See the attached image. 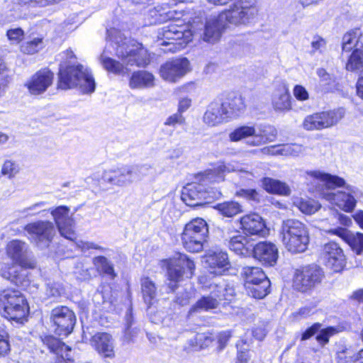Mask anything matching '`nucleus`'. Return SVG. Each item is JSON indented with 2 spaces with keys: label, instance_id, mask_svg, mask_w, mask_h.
I'll return each instance as SVG.
<instances>
[{
  "label": "nucleus",
  "instance_id": "1",
  "mask_svg": "<svg viewBox=\"0 0 363 363\" xmlns=\"http://www.w3.org/2000/svg\"><path fill=\"white\" fill-rule=\"evenodd\" d=\"M258 14L256 0H238L218 16L209 17L205 23L203 40L215 43L221 37L222 30L228 26L248 25Z\"/></svg>",
  "mask_w": 363,
  "mask_h": 363
},
{
  "label": "nucleus",
  "instance_id": "2",
  "mask_svg": "<svg viewBox=\"0 0 363 363\" xmlns=\"http://www.w3.org/2000/svg\"><path fill=\"white\" fill-rule=\"evenodd\" d=\"M118 38L119 40L112 42V46L116 50V55L121 62L109 57L106 47L99 57L104 69L114 74L125 75L130 71L128 66L144 67L149 64L150 54L141 43L121 36Z\"/></svg>",
  "mask_w": 363,
  "mask_h": 363
},
{
  "label": "nucleus",
  "instance_id": "3",
  "mask_svg": "<svg viewBox=\"0 0 363 363\" xmlns=\"http://www.w3.org/2000/svg\"><path fill=\"white\" fill-rule=\"evenodd\" d=\"M181 13L175 10H167L162 6H157L149 10L147 21L149 24L161 23L167 21L175 20L168 26L163 27L158 33L159 38L163 41L161 45H172L169 50L176 52L186 47L192 40L194 26L192 25L189 29V26L182 23L179 19Z\"/></svg>",
  "mask_w": 363,
  "mask_h": 363
},
{
  "label": "nucleus",
  "instance_id": "4",
  "mask_svg": "<svg viewBox=\"0 0 363 363\" xmlns=\"http://www.w3.org/2000/svg\"><path fill=\"white\" fill-rule=\"evenodd\" d=\"M6 253L13 263L4 264L0 269V276L23 289L29 284L26 269H33L35 260L30 255L28 245L19 240L10 241L6 246Z\"/></svg>",
  "mask_w": 363,
  "mask_h": 363
},
{
  "label": "nucleus",
  "instance_id": "5",
  "mask_svg": "<svg viewBox=\"0 0 363 363\" xmlns=\"http://www.w3.org/2000/svg\"><path fill=\"white\" fill-rule=\"evenodd\" d=\"M60 57L59 87L63 89L77 87L84 94L93 93L96 88L94 79L87 68L74 65L76 57L72 50H67Z\"/></svg>",
  "mask_w": 363,
  "mask_h": 363
},
{
  "label": "nucleus",
  "instance_id": "6",
  "mask_svg": "<svg viewBox=\"0 0 363 363\" xmlns=\"http://www.w3.org/2000/svg\"><path fill=\"white\" fill-rule=\"evenodd\" d=\"M308 175L321 182L328 189H334L337 187H343L344 191H337L335 193H323V198L330 203L336 205L345 212H352L357 204V199L362 193L358 188L346 184L345 179L337 175H333L319 170L307 172Z\"/></svg>",
  "mask_w": 363,
  "mask_h": 363
},
{
  "label": "nucleus",
  "instance_id": "7",
  "mask_svg": "<svg viewBox=\"0 0 363 363\" xmlns=\"http://www.w3.org/2000/svg\"><path fill=\"white\" fill-rule=\"evenodd\" d=\"M281 235L285 248L291 253L303 252L309 243V233L302 222L296 219L284 220Z\"/></svg>",
  "mask_w": 363,
  "mask_h": 363
},
{
  "label": "nucleus",
  "instance_id": "8",
  "mask_svg": "<svg viewBox=\"0 0 363 363\" xmlns=\"http://www.w3.org/2000/svg\"><path fill=\"white\" fill-rule=\"evenodd\" d=\"M0 311L6 318L18 322L26 316L28 307L20 291L9 289L0 292Z\"/></svg>",
  "mask_w": 363,
  "mask_h": 363
},
{
  "label": "nucleus",
  "instance_id": "9",
  "mask_svg": "<svg viewBox=\"0 0 363 363\" xmlns=\"http://www.w3.org/2000/svg\"><path fill=\"white\" fill-rule=\"evenodd\" d=\"M143 166L125 164L116 168L104 170L101 179L107 184L118 187H125L143 177Z\"/></svg>",
  "mask_w": 363,
  "mask_h": 363
},
{
  "label": "nucleus",
  "instance_id": "10",
  "mask_svg": "<svg viewBox=\"0 0 363 363\" xmlns=\"http://www.w3.org/2000/svg\"><path fill=\"white\" fill-rule=\"evenodd\" d=\"M323 277V270L315 264L301 267L294 272L292 286L296 291L307 293L320 284Z\"/></svg>",
  "mask_w": 363,
  "mask_h": 363
},
{
  "label": "nucleus",
  "instance_id": "11",
  "mask_svg": "<svg viewBox=\"0 0 363 363\" xmlns=\"http://www.w3.org/2000/svg\"><path fill=\"white\" fill-rule=\"evenodd\" d=\"M23 229L30 241L40 249L48 247L56 234L55 224L49 220L29 223Z\"/></svg>",
  "mask_w": 363,
  "mask_h": 363
},
{
  "label": "nucleus",
  "instance_id": "12",
  "mask_svg": "<svg viewBox=\"0 0 363 363\" xmlns=\"http://www.w3.org/2000/svg\"><path fill=\"white\" fill-rule=\"evenodd\" d=\"M50 320L56 335L67 336L73 330L76 317L68 307L61 306L52 310Z\"/></svg>",
  "mask_w": 363,
  "mask_h": 363
},
{
  "label": "nucleus",
  "instance_id": "13",
  "mask_svg": "<svg viewBox=\"0 0 363 363\" xmlns=\"http://www.w3.org/2000/svg\"><path fill=\"white\" fill-rule=\"evenodd\" d=\"M195 269L194 262L186 255L179 254L171 258L168 263L167 275L171 281H180L184 277L190 278Z\"/></svg>",
  "mask_w": 363,
  "mask_h": 363
},
{
  "label": "nucleus",
  "instance_id": "14",
  "mask_svg": "<svg viewBox=\"0 0 363 363\" xmlns=\"http://www.w3.org/2000/svg\"><path fill=\"white\" fill-rule=\"evenodd\" d=\"M233 296V289H227V285L219 281L215 284V289L210 296H203L192 307L191 311L197 312L199 311H208L216 308L219 301L222 299L229 300L228 296Z\"/></svg>",
  "mask_w": 363,
  "mask_h": 363
},
{
  "label": "nucleus",
  "instance_id": "15",
  "mask_svg": "<svg viewBox=\"0 0 363 363\" xmlns=\"http://www.w3.org/2000/svg\"><path fill=\"white\" fill-rule=\"evenodd\" d=\"M199 181L202 183H191L186 184L182 191V200L189 206L195 207L203 205L205 201L211 197L202 181L201 174Z\"/></svg>",
  "mask_w": 363,
  "mask_h": 363
},
{
  "label": "nucleus",
  "instance_id": "16",
  "mask_svg": "<svg viewBox=\"0 0 363 363\" xmlns=\"http://www.w3.org/2000/svg\"><path fill=\"white\" fill-rule=\"evenodd\" d=\"M69 208L65 206H57L50 211L57 229L62 236L66 239H76L74 220L69 216Z\"/></svg>",
  "mask_w": 363,
  "mask_h": 363
},
{
  "label": "nucleus",
  "instance_id": "17",
  "mask_svg": "<svg viewBox=\"0 0 363 363\" xmlns=\"http://www.w3.org/2000/svg\"><path fill=\"white\" fill-rule=\"evenodd\" d=\"M54 74L48 69H43L35 72L27 80L24 86L32 96L44 94L52 84Z\"/></svg>",
  "mask_w": 363,
  "mask_h": 363
},
{
  "label": "nucleus",
  "instance_id": "18",
  "mask_svg": "<svg viewBox=\"0 0 363 363\" xmlns=\"http://www.w3.org/2000/svg\"><path fill=\"white\" fill-rule=\"evenodd\" d=\"M189 71V62L186 58H178L166 62L160 67L161 77L169 82H176Z\"/></svg>",
  "mask_w": 363,
  "mask_h": 363
},
{
  "label": "nucleus",
  "instance_id": "19",
  "mask_svg": "<svg viewBox=\"0 0 363 363\" xmlns=\"http://www.w3.org/2000/svg\"><path fill=\"white\" fill-rule=\"evenodd\" d=\"M322 257L326 265L334 272H340L345 265V256L343 250L336 242L326 243L323 247Z\"/></svg>",
  "mask_w": 363,
  "mask_h": 363
},
{
  "label": "nucleus",
  "instance_id": "20",
  "mask_svg": "<svg viewBox=\"0 0 363 363\" xmlns=\"http://www.w3.org/2000/svg\"><path fill=\"white\" fill-rule=\"evenodd\" d=\"M251 254L255 259L266 266H274L279 257L277 246L269 242L253 243Z\"/></svg>",
  "mask_w": 363,
  "mask_h": 363
},
{
  "label": "nucleus",
  "instance_id": "21",
  "mask_svg": "<svg viewBox=\"0 0 363 363\" xmlns=\"http://www.w3.org/2000/svg\"><path fill=\"white\" fill-rule=\"evenodd\" d=\"M90 345L103 358L115 357V341L111 334L96 333L90 339Z\"/></svg>",
  "mask_w": 363,
  "mask_h": 363
},
{
  "label": "nucleus",
  "instance_id": "22",
  "mask_svg": "<svg viewBox=\"0 0 363 363\" xmlns=\"http://www.w3.org/2000/svg\"><path fill=\"white\" fill-rule=\"evenodd\" d=\"M225 105L218 101L211 102L203 115V122L209 126H216L225 121L229 117Z\"/></svg>",
  "mask_w": 363,
  "mask_h": 363
},
{
  "label": "nucleus",
  "instance_id": "23",
  "mask_svg": "<svg viewBox=\"0 0 363 363\" xmlns=\"http://www.w3.org/2000/svg\"><path fill=\"white\" fill-rule=\"evenodd\" d=\"M240 223L245 233L264 236L267 234L265 224L262 218L257 213H250L242 216Z\"/></svg>",
  "mask_w": 363,
  "mask_h": 363
},
{
  "label": "nucleus",
  "instance_id": "24",
  "mask_svg": "<svg viewBox=\"0 0 363 363\" xmlns=\"http://www.w3.org/2000/svg\"><path fill=\"white\" fill-rule=\"evenodd\" d=\"M329 233L340 237L357 255H363V233H352L344 228L331 229Z\"/></svg>",
  "mask_w": 363,
  "mask_h": 363
},
{
  "label": "nucleus",
  "instance_id": "25",
  "mask_svg": "<svg viewBox=\"0 0 363 363\" xmlns=\"http://www.w3.org/2000/svg\"><path fill=\"white\" fill-rule=\"evenodd\" d=\"M42 341L52 352L57 355L55 363H73L69 355L70 348L59 339L47 335L42 338Z\"/></svg>",
  "mask_w": 363,
  "mask_h": 363
},
{
  "label": "nucleus",
  "instance_id": "26",
  "mask_svg": "<svg viewBox=\"0 0 363 363\" xmlns=\"http://www.w3.org/2000/svg\"><path fill=\"white\" fill-rule=\"evenodd\" d=\"M228 241L229 248L238 255L247 256L251 254L253 242L250 239L240 234H236L229 238H225Z\"/></svg>",
  "mask_w": 363,
  "mask_h": 363
},
{
  "label": "nucleus",
  "instance_id": "27",
  "mask_svg": "<svg viewBox=\"0 0 363 363\" xmlns=\"http://www.w3.org/2000/svg\"><path fill=\"white\" fill-rule=\"evenodd\" d=\"M277 131L273 126L259 125L256 128L255 138L247 142L250 146H259L262 144L272 142L277 137Z\"/></svg>",
  "mask_w": 363,
  "mask_h": 363
},
{
  "label": "nucleus",
  "instance_id": "28",
  "mask_svg": "<svg viewBox=\"0 0 363 363\" xmlns=\"http://www.w3.org/2000/svg\"><path fill=\"white\" fill-rule=\"evenodd\" d=\"M322 129L329 128L337 125L345 115V109L339 107L333 110L318 112Z\"/></svg>",
  "mask_w": 363,
  "mask_h": 363
},
{
  "label": "nucleus",
  "instance_id": "29",
  "mask_svg": "<svg viewBox=\"0 0 363 363\" xmlns=\"http://www.w3.org/2000/svg\"><path fill=\"white\" fill-rule=\"evenodd\" d=\"M208 233V228L206 220L196 218L186 223L184 228L182 235L199 237L205 239Z\"/></svg>",
  "mask_w": 363,
  "mask_h": 363
},
{
  "label": "nucleus",
  "instance_id": "30",
  "mask_svg": "<svg viewBox=\"0 0 363 363\" xmlns=\"http://www.w3.org/2000/svg\"><path fill=\"white\" fill-rule=\"evenodd\" d=\"M238 169L230 163L221 162L213 169L205 171L202 174V181L204 183L217 182L223 180V174L226 172H235Z\"/></svg>",
  "mask_w": 363,
  "mask_h": 363
},
{
  "label": "nucleus",
  "instance_id": "31",
  "mask_svg": "<svg viewBox=\"0 0 363 363\" xmlns=\"http://www.w3.org/2000/svg\"><path fill=\"white\" fill-rule=\"evenodd\" d=\"M154 85L153 74L145 70L134 72L129 80V86L131 89H143L152 87Z\"/></svg>",
  "mask_w": 363,
  "mask_h": 363
},
{
  "label": "nucleus",
  "instance_id": "32",
  "mask_svg": "<svg viewBox=\"0 0 363 363\" xmlns=\"http://www.w3.org/2000/svg\"><path fill=\"white\" fill-rule=\"evenodd\" d=\"M272 105L277 111H288L291 108L290 94L285 85L280 86L274 93Z\"/></svg>",
  "mask_w": 363,
  "mask_h": 363
},
{
  "label": "nucleus",
  "instance_id": "33",
  "mask_svg": "<svg viewBox=\"0 0 363 363\" xmlns=\"http://www.w3.org/2000/svg\"><path fill=\"white\" fill-rule=\"evenodd\" d=\"M206 262L213 270L211 273L220 274L222 272L228 269L230 266L228 257L226 252H218L207 257Z\"/></svg>",
  "mask_w": 363,
  "mask_h": 363
},
{
  "label": "nucleus",
  "instance_id": "34",
  "mask_svg": "<svg viewBox=\"0 0 363 363\" xmlns=\"http://www.w3.org/2000/svg\"><path fill=\"white\" fill-rule=\"evenodd\" d=\"M141 292L144 302L150 307L157 296V287L155 282L147 277L140 279Z\"/></svg>",
  "mask_w": 363,
  "mask_h": 363
},
{
  "label": "nucleus",
  "instance_id": "35",
  "mask_svg": "<svg viewBox=\"0 0 363 363\" xmlns=\"http://www.w3.org/2000/svg\"><path fill=\"white\" fill-rule=\"evenodd\" d=\"M262 185L269 193L288 196L291 192L289 186L286 183L272 178H264Z\"/></svg>",
  "mask_w": 363,
  "mask_h": 363
},
{
  "label": "nucleus",
  "instance_id": "36",
  "mask_svg": "<svg viewBox=\"0 0 363 363\" xmlns=\"http://www.w3.org/2000/svg\"><path fill=\"white\" fill-rule=\"evenodd\" d=\"M241 275L245 279V286L255 284V283L268 279L264 272L259 267H245L242 269Z\"/></svg>",
  "mask_w": 363,
  "mask_h": 363
},
{
  "label": "nucleus",
  "instance_id": "37",
  "mask_svg": "<svg viewBox=\"0 0 363 363\" xmlns=\"http://www.w3.org/2000/svg\"><path fill=\"white\" fill-rule=\"evenodd\" d=\"M270 281L264 279L255 284L245 285L247 293L255 298L261 299L269 293Z\"/></svg>",
  "mask_w": 363,
  "mask_h": 363
},
{
  "label": "nucleus",
  "instance_id": "38",
  "mask_svg": "<svg viewBox=\"0 0 363 363\" xmlns=\"http://www.w3.org/2000/svg\"><path fill=\"white\" fill-rule=\"evenodd\" d=\"M225 105L229 118L235 117L240 114L244 111L245 108V104L244 99L241 96H234L230 97L228 101L223 102Z\"/></svg>",
  "mask_w": 363,
  "mask_h": 363
},
{
  "label": "nucleus",
  "instance_id": "39",
  "mask_svg": "<svg viewBox=\"0 0 363 363\" xmlns=\"http://www.w3.org/2000/svg\"><path fill=\"white\" fill-rule=\"evenodd\" d=\"M255 126L242 125L235 128L229 134V139L231 142H238L249 137L255 138Z\"/></svg>",
  "mask_w": 363,
  "mask_h": 363
},
{
  "label": "nucleus",
  "instance_id": "40",
  "mask_svg": "<svg viewBox=\"0 0 363 363\" xmlns=\"http://www.w3.org/2000/svg\"><path fill=\"white\" fill-rule=\"evenodd\" d=\"M199 237L186 236L181 235L182 243L184 247L190 252H199L203 250L205 239Z\"/></svg>",
  "mask_w": 363,
  "mask_h": 363
},
{
  "label": "nucleus",
  "instance_id": "41",
  "mask_svg": "<svg viewBox=\"0 0 363 363\" xmlns=\"http://www.w3.org/2000/svg\"><path fill=\"white\" fill-rule=\"evenodd\" d=\"M216 208L225 217H233L242 212V206L235 201H227L218 203Z\"/></svg>",
  "mask_w": 363,
  "mask_h": 363
},
{
  "label": "nucleus",
  "instance_id": "42",
  "mask_svg": "<svg viewBox=\"0 0 363 363\" xmlns=\"http://www.w3.org/2000/svg\"><path fill=\"white\" fill-rule=\"evenodd\" d=\"M93 264L98 270L102 272L111 279H113L116 277V274L114 272L113 265L105 257L98 256L94 257L93 259Z\"/></svg>",
  "mask_w": 363,
  "mask_h": 363
},
{
  "label": "nucleus",
  "instance_id": "43",
  "mask_svg": "<svg viewBox=\"0 0 363 363\" xmlns=\"http://www.w3.org/2000/svg\"><path fill=\"white\" fill-rule=\"evenodd\" d=\"M44 46L43 38H34L30 40L23 43L21 45V50L25 54L33 55L42 50Z\"/></svg>",
  "mask_w": 363,
  "mask_h": 363
},
{
  "label": "nucleus",
  "instance_id": "44",
  "mask_svg": "<svg viewBox=\"0 0 363 363\" xmlns=\"http://www.w3.org/2000/svg\"><path fill=\"white\" fill-rule=\"evenodd\" d=\"M363 67V53L359 49H355L347 63L346 64V69L348 71L354 72L359 69Z\"/></svg>",
  "mask_w": 363,
  "mask_h": 363
},
{
  "label": "nucleus",
  "instance_id": "45",
  "mask_svg": "<svg viewBox=\"0 0 363 363\" xmlns=\"http://www.w3.org/2000/svg\"><path fill=\"white\" fill-rule=\"evenodd\" d=\"M298 207L302 213L311 215L320 208V205L313 199H302L298 203Z\"/></svg>",
  "mask_w": 363,
  "mask_h": 363
},
{
  "label": "nucleus",
  "instance_id": "46",
  "mask_svg": "<svg viewBox=\"0 0 363 363\" xmlns=\"http://www.w3.org/2000/svg\"><path fill=\"white\" fill-rule=\"evenodd\" d=\"M214 340L213 334L203 333L196 334L192 341L199 349H204L210 346Z\"/></svg>",
  "mask_w": 363,
  "mask_h": 363
},
{
  "label": "nucleus",
  "instance_id": "47",
  "mask_svg": "<svg viewBox=\"0 0 363 363\" xmlns=\"http://www.w3.org/2000/svg\"><path fill=\"white\" fill-rule=\"evenodd\" d=\"M302 125L306 130H322L317 113L307 116L304 118Z\"/></svg>",
  "mask_w": 363,
  "mask_h": 363
},
{
  "label": "nucleus",
  "instance_id": "48",
  "mask_svg": "<svg viewBox=\"0 0 363 363\" xmlns=\"http://www.w3.org/2000/svg\"><path fill=\"white\" fill-rule=\"evenodd\" d=\"M186 124L185 117L178 111L172 114L165 120L164 125L175 128L177 125H184Z\"/></svg>",
  "mask_w": 363,
  "mask_h": 363
},
{
  "label": "nucleus",
  "instance_id": "49",
  "mask_svg": "<svg viewBox=\"0 0 363 363\" xmlns=\"http://www.w3.org/2000/svg\"><path fill=\"white\" fill-rule=\"evenodd\" d=\"M305 148L298 144H284V155L296 157L303 154Z\"/></svg>",
  "mask_w": 363,
  "mask_h": 363
},
{
  "label": "nucleus",
  "instance_id": "50",
  "mask_svg": "<svg viewBox=\"0 0 363 363\" xmlns=\"http://www.w3.org/2000/svg\"><path fill=\"white\" fill-rule=\"evenodd\" d=\"M127 328L125 330L124 333V340L130 343L131 342H133L134 337H136L138 334V330L135 328H131V322L130 319L131 318V311H129V314H127Z\"/></svg>",
  "mask_w": 363,
  "mask_h": 363
},
{
  "label": "nucleus",
  "instance_id": "51",
  "mask_svg": "<svg viewBox=\"0 0 363 363\" xmlns=\"http://www.w3.org/2000/svg\"><path fill=\"white\" fill-rule=\"evenodd\" d=\"M337 332L335 328L328 327L320 331V333L316 336V340L320 344L325 345L328 342L329 337Z\"/></svg>",
  "mask_w": 363,
  "mask_h": 363
},
{
  "label": "nucleus",
  "instance_id": "52",
  "mask_svg": "<svg viewBox=\"0 0 363 363\" xmlns=\"http://www.w3.org/2000/svg\"><path fill=\"white\" fill-rule=\"evenodd\" d=\"M11 72L3 60L0 59V86H6L11 81Z\"/></svg>",
  "mask_w": 363,
  "mask_h": 363
},
{
  "label": "nucleus",
  "instance_id": "53",
  "mask_svg": "<svg viewBox=\"0 0 363 363\" xmlns=\"http://www.w3.org/2000/svg\"><path fill=\"white\" fill-rule=\"evenodd\" d=\"M356 35L352 33H347L342 38V50L349 52L356 45Z\"/></svg>",
  "mask_w": 363,
  "mask_h": 363
},
{
  "label": "nucleus",
  "instance_id": "54",
  "mask_svg": "<svg viewBox=\"0 0 363 363\" xmlns=\"http://www.w3.org/2000/svg\"><path fill=\"white\" fill-rule=\"evenodd\" d=\"M240 178L244 184H250L255 179L258 178L260 174L257 172L247 171L245 169H239Z\"/></svg>",
  "mask_w": 363,
  "mask_h": 363
},
{
  "label": "nucleus",
  "instance_id": "55",
  "mask_svg": "<svg viewBox=\"0 0 363 363\" xmlns=\"http://www.w3.org/2000/svg\"><path fill=\"white\" fill-rule=\"evenodd\" d=\"M10 350L7 332L0 328V355H5Z\"/></svg>",
  "mask_w": 363,
  "mask_h": 363
},
{
  "label": "nucleus",
  "instance_id": "56",
  "mask_svg": "<svg viewBox=\"0 0 363 363\" xmlns=\"http://www.w3.org/2000/svg\"><path fill=\"white\" fill-rule=\"evenodd\" d=\"M317 75L320 79V83L322 86L331 85L334 82V78L325 69L318 68L316 71Z\"/></svg>",
  "mask_w": 363,
  "mask_h": 363
},
{
  "label": "nucleus",
  "instance_id": "57",
  "mask_svg": "<svg viewBox=\"0 0 363 363\" xmlns=\"http://www.w3.org/2000/svg\"><path fill=\"white\" fill-rule=\"evenodd\" d=\"M261 152L267 155H284V144L271 145L261 149Z\"/></svg>",
  "mask_w": 363,
  "mask_h": 363
},
{
  "label": "nucleus",
  "instance_id": "58",
  "mask_svg": "<svg viewBox=\"0 0 363 363\" xmlns=\"http://www.w3.org/2000/svg\"><path fill=\"white\" fill-rule=\"evenodd\" d=\"M47 205L45 201H40L35 203L29 207L25 208L21 211L22 213H25L30 216H34L38 213L40 212V211L45 208Z\"/></svg>",
  "mask_w": 363,
  "mask_h": 363
},
{
  "label": "nucleus",
  "instance_id": "59",
  "mask_svg": "<svg viewBox=\"0 0 363 363\" xmlns=\"http://www.w3.org/2000/svg\"><path fill=\"white\" fill-rule=\"evenodd\" d=\"M62 289L60 285L55 282L46 284V293L48 296L57 297L60 296Z\"/></svg>",
  "mask_w": 363,
  "mask_h": 363
},
{
  "label": "nucleus",
  "instance_id": "60",
  "mask_svg": "<svg viewBox=\"0 0 363 363\" xmlns=\"http://www.w3.org/2000/svg\"><path fill=\"white\" fill-rule=\"evenodd\" d=\"M7 37L13 43H19L23 36V30L21 28L10 29L7 31Z\"/></svg>",
  "mask_w": 363,
  "mask_h": 363
},
{
  "label": "nucleus",
  "instance_id": "61",
  "mask_svg": "<svg viewBox=\"0 0 363 363\" xmlns=\"http://www.w3.org/2000/svg\"><path fill=\"white\" fill-rule=\"evenodd\" d=\"M295 98L298 101H306L309 98V94L306 88L301 85H296L293 89Z\"/></svg>",
  "mask_w": 363,
  "mask_h": 363
},
{
  "label": "nucleus",
  "instance_id": "62",
  "mask_svg": "<svg viewBox=\"0 0 363 363\" xmlns=\"http://www.w3.org/2000/svg\"><path fill=\"white\" fill-rule=\"evenodd\" d=\"M1 172L4 175H13L18 172L17 165L12 161L7 160L4 162Z\"/></svg>",
  "mask_w": 363,
  "mask_h": 363
},
{
  "label": "nucleus",
  "instance_id": "63",
  "mask_svg": "<svg viewBox=\"0 0 363 363\" xmlns=\"http://www.w3.org/2000/svg\"><path fill=\"white\" fill-rule=\"evenodd\" d=\"M77 247L81 249L82 251H86L90 249H96L104 251L105 249L103 247L98 245L91 242H86L83 240H79L76 242Z\"/></svg>",
  "mask_w": 363,
  "mask_h": 363
},
{
  "label": "nucleus",
  "instance_id": "64",
  "mask_svg": "<svg viewBox=\"0 0 363 363\" xmlns=\"http://www.w3.org/2000/svg\"><path fill=\"white\" fill-rule=\"evenodd\" d=\"M230 336L231 335L228 331L221 332L217 335V341L218 344V350L219 351L225 347Z\"/></svg>",
  "mask_w": 363,
  "mask_h": 363
}]
</instances>
